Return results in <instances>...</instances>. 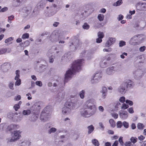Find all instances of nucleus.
I'll return each mask as SVG.
<instances>
[{
  "label": "nucleus",
  "instance_id": "e433bc0d",
  "mask_svg": "<svg viewBox=\"0 0 146 146\" xmlns=\"http://www.w3.org/2000/svg\"><path fill=\"white\" fill-rule=\"evenodd\" d=\"M119 101L121 103H123L125 101V98L124 96H122L120 98Z\"/></svg>",
  "mask_w": 146,
  "mask_h": 146
},
{
  "label": "nucleus",
  "instance_id": "864d4df0",
  "mask_svg": "<svg viewBox=\"0 0 146 146\" xmlns=\"http://www.w3.org/2000/svg\"><path fill=\"white\" fill-rule=\"evenodd\" d=\"M25 44H26L25 46H27L29 45L30 44V42L28 40H27L24 42Z\"/></svg>",
  "mask_w": 146,
  "mask_h": 146
},
{
  "label": "nucleus",
  "instance_id": "c756f323",
  "mask_svg": "<svg viewBox=\"0 0 146 146\" xmlns=\"http://www.w3.org/2000/svg\"><path fill=\"white\" fill-rule=\"evenodd\" d=\"M14 16L13 15H12L10 16L9 17H8V21L10 23H11V21L14 18Z\"/></svg>",
  "mask_w": 146,
  "mask_h": 146
},
{
  "label": "nucleus",
  "instance_id": "423d86ee",
  "mask_svg": "<svg viewBox=\"0 0 146 146\" xmlns=\"http://www.w3.org/2000/svg\"><path fill=\"white\" fill-rule=\"evenodd\" d=\"M127 89V88L122 83L118 88V91L119 93L123 94L126 92Z\"/></svg>",
  "mask_w": 146,
  "mask_h": 146
},
{
  "label": "nucleus",
  "instance_id": "b1692460",
  "mask_svg": "<svg viewBox=\"0 0 146 146\" xmlns=\"http://www.w3.org/2000/svg\"><path fill=\"white\" fill-rule=\"evenodd\" d=\"M16 76L15 77V80H16L17 79L19 78L20 77L19 73L20 71L19 70H17L15 72Z\"/></svg>",
  "mask_w": 146,
  "mask_h": 146
},
{
  "label": "nucleus",
  "instance_id": "c03bdc74",
  "mask_svg": "<svg viewBox=\"0 0 146 146\" xmlns=\"http://www.w3.org/2000/svg\"><path fill=\"white\" fill-rule=\"evenodd\" d=\"M146 47L145 46L141 47L139 48V50L141 52H143L145 50Z\"/></svg>",
  "mask_w": 146,
  "mask_h": 146
},
{
  "label": "nucleus",
  "instance_id": "c9c22d12",
  "mask_svg": "<svg viewBox=\"0 0 146 146\" xmlns=\"http://www.w3.org/2000/svg\"><path fill=\"white\" fill-rule=\"evenodd\" d=\"M56 129L54 128H51L48 131V133L50 134L51 133H53L56 131Z\"/></svg>",
  "mask_w": 146,
  "mask_h": 146
},
{
  "label": "nucleus",
  "instance_id": "338daca9",
  "mask_svg": "<svg viewBox=\"0 0 146 146\" xmlns=\"http://www.w3.org/2000/svg\"><path fill=\"white\" fill-rule=\"evenodd\" d=\"M5 29H2L0 28V33L1 34L2 32H4L5 31Z\"/></svg>",
  "mask_w": 146,
  "mask_h": 146
},
{
  "label": "nucleus",
  "instance_id": "6e6552de",
  "mask_svg": "<svg viewBox=\"0 0 146 146\" xmlns=\"http://www.w3.org/2000/svg\"><path fill=\"white\" fill-rule=\"evenodd\" d=\"M115 38H111L106 42L105 44V46L109 47L112 44H113L115 41Z\"/></svg>",
  "mask_w": 146,
  "mask_h": 146
},
{
  "label": "nucleus",
  "instance_id": "3c124183",
  "mask_svg": "<svg viewBox=\"0 0 146 146\" xmlns=\"http://www.w3.org/2000/svg\"><path fill=\"white\" fill-rule=\"evenodd\" d=\"M21 99V96L20 95H18L15 98V100L16 101H18L20 100Z\"/></svg>",
  "mask_w": 146,
  "mask_h": 146
},
{
  "label": "nucleus",
  "instance_id": "2f4dec72",
  "mask_svg": "<svg viewBox=\"0 0 146 146\" xmlns=\"http://www.w3.org/2000/svg\"><path fill=\"white\" fill-rule=\"evenodd\" d=\"M14 127V125H11L8 126L7 129L9 131H11L13 129Z\"/></svg>",
  "mask_w": 146,
  "mask_h": 146
},
{
  "label": "nucleus",
  "instance_id": "5fc2aeb1",
  "mask_svg": "<svg viewBox=\"0 0 146 146\" xmlns=\"http://www.w3.org/2000/svg\"><path fill=\"white\" fill-rule=\"evenodd\" d=\"M99 109L100 111L103 112L104 110L103 107L102 106H100L99 107Z\"/></svg>",
  "mask_w": 146,
  "mask_h": 146
},
{
  "label": "nucleus",
  "instance_id": "ea45409f",
  "mask_svg": "<svg viewBox=\"0 0 146 146\" xmlns=\"http://www.w3.org/2000/svg\"><path fill=\"white\" fill-rule=\"evenodd\" d=\"M13 85H14L13 83L12 82H11L9 84V87L10 89H11V90H13L14 89L13 87Z\"/></svg>",
  "mask_w": 146,
  "mask_h": 146
},
{
  "label": "nucleus",
  "instance_id": "7ed1b4c3",
  "mask_svg": "<svg viewBox=\"0 0 146 146\" xmlns=\"http://www.w3.org/2000/svg\"><path fill=\"white\" fill-rule=\"evenodd\" d=\"M48 107V106H47L45 108L41 113L40 118L42 121H45L47 120L48 118V116H49V113H47V111H49L48 110H47Z\"/></svg>",
  "mask_w": 146,
  "mask_h": 146
},
{
  "label": "nucleus",
  "instance_id": "39448f33",
  "mask_svg": "<svg viewBox=\"0 0 146 146\" xmlns=\"http://www.w3.org/2000/svg\"><path fill=\"white\" fill-rule=\"evenodd\" d=\"M21 132H20L19 130L15 131H14V139H11L9 141V142H12L15 141L17 140V139H19V138L21 137L20 134L21 133Z\"/></svg>",
  "mask_w": 146,
  "mask_h": 146
},
{
  "label": "nucleus",
  "instance_id": "6ab92c4d",
  "mask_svg": "<svg viewBox=\"0 0 146 146\" xmlns=\"http://www.w3.org/2000/svg\"><path fill=\"white\" fill-rule=\"evenodd\" d=\"M98 36L100 38H102L104 37V35L103 32H99L98 33Z\"/></svg>",
  "mask_w": 146,
  "mask_h": 146
},
{
  "label": "nucleus",
  "instance_id": "4468645a",
  "mask_svg": "<svg viewBox=\"0 0 146 146\" xmlns=\"http://www.w3.org/2000/svg\"><path fill=\"white\" fill-rule=\"evenodd\" d=\"M109 122L111 127H114L115 126V122L113 119H110Z\"/></svg>",
  "mask_w": 146,
  "mask_h": 146
},
{
  "label": "nucleus",
  "instance_id": "e2e57ef3",
  "mask_svg": "<svg viewBox=\"0 0 146 146\" xmlns=\"http://www.w3.org/2000/svg\"><path fill=\"white\" fill-rule=\"evenodd\" d=\"M118 136L115 135L112 137V139H118Z\"/></svg>",
  "mask_w": 146,
  "mask_h": 146
},
{
  "label": "nucleus",
  "instance_id": "4be33fe9",
  "mask_svg": "<svg viewBox=\"0 0 146 146\" xmlns=\"http://www.w3.org/2000/svg\"><path fill=\"white\" fill-rule=\"evenodd\" d=\"M16 80V81L15 82V85L19 86L21 84V80L19 78L17 79L16 80Z\"/></svg>",
  "mask_w": 146,
  "mask_h": 146
},
{
  "label": "nucleus",
  "instance_id": "a878e982",
  "mask_svg": "<svg viewBox=\"0 0 146 146\" xmlns=\"http://www.w3.org/2000/svg\"><path fill=\"white\" fill-rule=\"evenodd\" d=\"M144 127L143 124L140 123L138 124L137 125V128L139 129H143Z\"/></svg>",
  "mask_w": 146,
  "mask_h": 146
},
{
  "label": "nucleus",
  "instance_id": "de8ad7c7",
  "mask_svg": "<svg viewBox=\"0 0 146 146\" xmlns=\"http://www.w3.org/2000/svg\"><path fill=\"white\" fill-rule=\"evenodd\" d=\"M138 139L140 141H142L144 140L145 138V137L142 135L139 136L138 137Z\"/></svg>",
  "mask_w": 146,
  "mask_h": 146
},
{
  "label": "nucleus",
  "instance_id": "f257e3e1",
  "mask_svg": "<svg viewBox=\"0 0 146 146\" xmlns=\"http://www.w3.org/2000/svg\"><path fill=\"white\" fill-rule=\"evenodd\" d=\"M84 60L83 59L77 60L73 62L71 69L68 70L65 75L64 84L68 82V79L71 78V75L76 72H79L81 69V66Z\"/></svg>",
  "mask_w": 146,
  "mask_h": 146
},
{
  "label": "nucleus",
  "instance_id": "a19ab883",
  "mask_svg": "<svg viewBox=\"0 0 146 146\" xmlns=\"http://www.w3.org/2000/svg\"><path fill=\"white\" fill-rule=\"evenodd\" d=\"M36 85L39 86H41L42 85V84L40 81H37L36 82Z\"/></svg>",
  "mask_w": 146,
  "mask_h": 146
},
{
  "label": "nucleus",
  "instance_id": "7c9ffc66",
  "mask_svg": "<svg viewBox=\"0 0 146 146\" xmlns=\"http://www.w3.org/2000/svg\"><path fill=\"white\" fill-rule=\"evenodd\" d=\"M129 107V106L125 104H123L122 105V106L121 107V109H123V110H125L127 108Z\"/></svg>",
  "mask_w": 146,
  "mask_h": 146
},
{
  "label": "nucleus",
  "instance_id": "79ce46f5",
  "mask_svg": "<svg viewBox=\"0 0 146 146\" xmlns=\"http://www.w3.org/2000/svg\"><path fill=\"white\" fill-rule=\"evenodd\" d=\"M8 10V8L7 7H4L0 10V12H3L7 11Z\"/></svg>",
  "mask_w": 146,
  "mask_h": 146
},
{
  "label": "nucleus",
  "instance_id": "20e7f679",
  "mask_svg": "<svg viewBox=\"0 0 146 146\" xmlns=\"http://www.w3.org/2000/svg\"><path fill=\"white\" fill-rule=\"evenodd\" d=\"M127 89L128 88H133V82L129 80H125L123 83Z\"/></svg>",
  "mask_w": 146,
  "mask_h": 146
},
{
  "label": "nucleus",
  "instance_id": "cd10ccee",
  "mask_svg": "<svg viewBox=\"0 0 146 146\" xmlns=\"http://www.w3.org/2000/svg\"><path fill=\"white\" fill-rule=\"evenodd\" d=\"M89 25L87 23H85L83 25V28L84 29H88L89 28Z\"/></svg>",
  "mask_w": 146,
  "mask_h": 146
},
{
  "label": "nucleus",
  "instance_id": "9d476101",
  "mask_svg": "<svg viewBox=\"0 0 146 146\" xmlns=\"http://www.w3.org/2000/svg\"><path fill=\"white\" fill-rule=\"evenodd\" d=\"M114 67L112 66L110 68H108L106 70L107 73L109 75L112 74L114 71Z\"/></svg>",
  "mask_w": 146,
  "mask_h": 146
},
{
  "label": "nucleus",
  "instance_id": "49530a36",
  "mask_svg": "<svg viewBox=\"0 0 146 146\" xmlns=\"http://www.w3.org/2000/svg\"><path fill=\"white\" fill-rule=\"evenodd\" d=\"M104 52H111L112 51V49L110 48H108V49L104 48L103 50Z\"/></svg>",
  "mask_w": 146,
  "mask_h": 146
},
{
  "label": "nucleus",
  "instance_id": "ddd939ff",
  "mask_svg": "<svg viewBox=\"0 0 146 146\" xmlns=\"http://www.w3.org/2000/svg\"><path fill=\"white\" fill-rule=\"evenodd\" d=\"M92 143L95 146H99L100 143L96 139H92Z\"/></svg>",
  "mask_w": 146,
  "mask_h": 146
},
{
  "label": "nucleus",
  "instance_id": "9b49d317",
  "mask_svg": "<svg viewBox=\"0 0 146 146\" xmlns=\"http://www.w3.org/2000/svg\"><path fill=\"white\" fill-rule=\"evenodd\" d=\"M102 74L100 73H98L95 74L93 77V80H98L102 77Z\"/></svg>",
  "mask_w": 146,
  "mask_h": 146
},
{
  "label": "nucleus",
  "instance_id": "6e6d98bb",
  "mask_svg": "<svg viewBox=\"0 0 146 146\" xmlns=\"http://www.w3.org/2000/svg\"><path fill=\"white\" fill-rule=\"evenodd\" d=\"M131 126L132 129H134L136 127V125L134 123H132Z\"/></svg>",
  "mask_w": 146,
  "mask_h": 146
},
{
  "label": "nucleus",
  "instance_id": "09e8293b",
  "mask_svg": "<svg viewBox=\"0 0 146 146\" xmlns=\"http://www.w3.org/2000/svg\"><path fill=\"white\" fill-rule=\"evenodd\" d=\"M102 38H100L99 37L98 38H97L96 40V42L98 43H100L102 41Z\"/></svg>",
  "mask_w": 146,
  "mask_h": 146
},
{
  "label": "nucleus",
  "instance_id": "1a4fd4ad",
  "mask_svg": "<svg viewBox=\"0 0 146 146\" xmlns=\"http://www.w3.org/2000/svg\"><path fill=\"white\" fill-rule=\"evenodd\" d=\"M107 89L105 87H103L102 88V98L104 99L105 98L107 95Z\"/></svg>",
  "mask_w": 146,
  "mask_h": 146
},
{
  "label": "nucleus",
  "instance_id": "dca6fc26",
  "mask_svg": "<svg viewBox=\"0 0 146 146\" xmlns=\"http://www.w3.org/2000/svg\"><path fill=\"white\" fill-rule=\"evenodd\" d=\"M141 10H145L146 9V3H142L140 4ZM140 4H139V5Z\"/></svg>",
  "mask_w": 146,
  "mask_h": 146
},
{
  "label": "nucleus",
  "instance_id": "603ef678",
  "mask_svg": "<svg viewBox=\"0 0 146 146\" xmlns=\"http://www.w3.org/2000/svg\"><path fill=\"white\" fill-rule=\"evenodd\" d=\"M122 3V2L121 0L117 1L116 2L117 5H120Z\"/></svg>",
  "mask_w": 146,
  "mask_h": 146
},
{
  "label": "nucleus",
  "instance_id": "473e14b6",
  "mask_svg": "<svg viewBox=\"0 0 146 146\" xmlns=\"http://www.w3.org/2000/svg\"><path fill=\"white\" fill-rule=\"evenodd\" d=\"M13 40V38L12 37H10L6 39L5 40V43H8V42H9Z\"/></svg>",
  "mask_w": 146,
  "mask_h": 146
},
{
  "label": "nucleus",
  "instance_id": "0e129e2a",
  "mask_svg": "<svg viewBox=\"0 0 146 146\" xmlns=\"http://www.w3.org/2000/svg\"><path fill=\"white\" fill-rule=\"evenodd\" d=\"M129 13L131 14L130 15H132L133 14H134L135 13V10H134L132 11H129Z\"/></svg>",
  "mask_w": 146,
  "mask_h": 146
},
{
  "label": "nucleus",
  "instance_id": "412c9836",
  "mask_svg": "<svg viewBox=\"0 0 146 146\" xmlns=\"http://www.w3.org/2000/svg\"><path fill=\"white\" fill-rule=\"evenodd\" d=\"M29 35L28 33H25L23 35L22 38L23 39H25L29 38Z\"/></svg>",
  "mask_w": 146,
  "mask_h": 146
},
{
  "label": "nucleus",
  "instance_id": "5701e85b",
  "mask_svg": "<svg viewBox=\"0 0 146 146\" xmlns=\"http://www.w3.org/2000/svg\"><path fill=\"white\" fill-rule=\"evenodd\" d=\"M123 126V123L121 121H118L117 123V126L118 128H121Z\"/></svg>",
  "mask_w": 146,
  "mask_h": 146
},
{
  "label": "nucleus",
  "instance_id": "680f3d73",
  "mask_svg": "<svg viewBox=\"0 0 146 146\" xmlns=\"http://www.w3.org/2000/svg\"><path fill=\"white\" fill-rule=\"evenodd\" d=\"M108 132L109 134H114V131L111 130H109L108 131Z\"/></svg>",
  "mask_w": 146,
  "mask_h": 146
},
{
  "label": "nucleus",
  "instance_id": "4d7b16f0",
  "mask_svg": "<svg viewBox=\"0 0 146 146\" xmlns=\"http://www.w3.org/2000/svg\"><path fill=\"white\" fill-rule=\"evenodd\" d=\"M123 18V16L122 15H120L119 16L118 19L119 20H122Z\"/></svg>",
  "mask_w": 146,
  "mask_h": 146
},
{
  "label": "nucleus",
  "instance_id": "774afa93",
  "mask_svg": "<svg viewBox=\"0 0 146 146\" xmlns=\"http://www.w3.org/2000/svg\"><path fill=\"white\" fill-rule=\"evenodd\" d=\"M126 18L128 19H130L132 18V16L131 15H128L127 16Z\"/></svg>",
  "mask_w": 146,
  "mask_h": 146
},
{
  "label": "nucleus",
  "instance_id": "bb28decb",
  "mask_svg": "<svg viewBox=\"0 0 146 146\" xmlns=\"http://www.w3.org/2000/svg\"><path fill=\"white\" fill-rule=\"evenodd\" d=\"M123 125L124 127L125 128H127L129 127V123L125 121H124L123 122Z\"/></svg>",
  "mask_w": 146,
  "mask_h": 146
},
{
  "label": "nucleus",
  "instance_id": "13d9d810",
  "mask_svg": "<svg viewBox=\"0 0 146 146\" xmlns=\"http://www.w3.org/2000/svg\"><path fill=\"white\" fill-rule=\"evenodd\" d=\"M106 12V9L104 8H102L100 10V12L103 13H104Z\"/></svg>",
  "mask_w": 146,
  "mask_h": 146
},
{
  "label": "nucleus",
  "instance_id": "72a5a7b5",
  "mask_svg": "<svg viewBox=\"0 0 146 146\" xmlns=\"http://www.w3.org/2000/svg\"><path fill=\"white\" fill-rule=\"evenodd\" d=\"M20 108V106L19 104H15L14 106V108L15 111H17Z\"/></svg>",
  "mask_w": 146,
  "mask_h": 146
},
{
  "label": "nucleus",
  "instance_id": "aec40b11",
  "mask_svg": "<svg viewBox=\"0 0 146 146\" xmlns=\"http://www.w3.org/2000/svg\"><path fill=\"white\" fill-rule=\"evenodd\" d=\"M131 142L134 144L136 143L137 140V139L136 137H132L130 139Z\"/></svg>",
  "mask_w": 146,
  "mask_h": 146
},
{
  "label": "nucleus",
  "instance_id": "f8f14e48",
  "mask_svg": "<svg viewBox=\"0 0 146 146\" xmlns=\"http://www.w3.org/2000/svg\"><path fill=\"white\" fill-rule=\"evenodd\" d=\"M88 133L90 134L93 131L94 128L92 125H91L88 127Z\"/></svg>",
  "mask_w": 146,
  "mask_h": 146
},
{
  "label": "nucleus",
  "instance_id": "c85d7f7f",
  "mask_svg": "<svg viewBox=\"0 0 146 146\" xmlns=\"http://www.w3.org/2000/svg\"><path fill=\"white\" fill-rule=\"evenodd\" d=\"M7 51V49L6 48H2L0 49V55L5 53Z\"/></svg>",
  "mask_w": 146,
  "mask_h": 146
},
{
  "label": "nucleus",
  "instance_id": "f03ea898",
  "mask_svg": "<svg viewBox=\"0 0 146 146\" xmlns=\"http://www.w3.org/2000/svg\"><path fill=\"white\" fill-rule=\"evenodd\" d=\"M93 99H90L86 102L83 106L84 110L81 112L82 116L85 117H88L95 113L97 108L95 105H93Z\"/></svg>",
  "mask_w": 146,
  "mask_h": 146
},
{
  "label": "nucleus",
  "instance_id": "2eb2a0df",
  "mask_svg": "<svg viewBox=\"0 0 146 146\" xmlns=\"http://www.w3.org/2000/svg\"><path fill=\"white\" fill-rule=\"evenodd\" d=\"M104 16L103 14H99L98 16V19L100 21H102L104 19Z\"/></svg>",
  "mask_w": 146,
  "mask_h": 146
},
{
  "label": "nucleus",
  "instance_id": "a18cd8bd",
  "mask_svg": "<svg viewBox=\"0 0 146 146\" xmlns=\"http://www.w3.org/2000/svg\"><path fill=\"white\" fill-rule=\"evenodd\" d=\"M131 144V143L130 141L126 142L125 143V146H130Z\"/></svg>",
  "mask_w": 146,
  "mask_h": 146
},
{
  "label": "nucleus",
  "instance_id": "69168bd1",
  "mask_svg": "<svg viewBox=\"0 0 146 146\" xmlns=\"http://www.w3.org/2000/svg\"><path fill=\"white\" fill-rule=\"evenodd\" d=\"M22 39L20 38H17L16 40V41L17 42H22Z\"/></svg>",
  "mask_w": 146,
  "mask_h": 146
},
{
  "label": "nucleus",
  "instance_id": "052dcab7",
  "mask_svg": "<svg viewBox=\"0 0 146 146\" xmlns=\"http://www.w3.org/2000/svg\"><path fill=\"white\" fill-rule=\"evenodd\" d=\"M105 146H111V143L109 142H107L105 143Z\"/></svg>",
  "mask_w": 146,
  "mask_h": 146
},
{
  "label": "nucleus",
  "instance_id": "8fccbe9b",
  "mask_svg": "<svg viewBox=\"0 0 146 146\" xmlns=\"http://www.w3.org/2000/svg\"><path fill=\"white\" fill-rule=\"evenodd\" d=\"M118 144V141L117 140H116L114 142L112 146H117Z\"/></svg>",
  "mask_w": 146,
  "mask_h": 146
},
{
  "label": "nucleus",
  "instance_id": "58836bf2",
  "mask_svg": "<svg viewBox=\"0 0 146 146\" xmlns=\"http://www.w3.org/2000/svg\"><path fill=\"white\" fill-rule=\"evenodd\" d=\"M125 102L126 103L128 104L130 106H132L133 104V102L130 100H127L125 101Z\"/></svg>",
  "mask_w": 146,
  "mask_h": 146
},
{
  "label": "nucleus",
  "instance_id": "393cba45",
  "mask_svg": "<svg viewBox=\"0 0 146 146\" xmlns=\"http://www.w3.org/2000/svg\"><path fill=\"white\" fill-rule=\"evenodd\" d=\"M123 137H122L121 136L119 137L118 141L120 144L122 145L123 146L124 145V142L123 141Z\"/></svg>",
  "mask_w": 146,
  "mask_h": 146
},
{
  "label": "nucleus",
  "instance_id": "37998d69",
  "mask_svg": "<svg viewBox=\"0 0 146 146\" xmlns=\"http://www.w3.org/2000/svg\"><path fill=\"white\" fill-rule=\"evenodd\" d=\"M129 112L130 113H134V111L132 108H130L128 109Z\"/></svg>",
  "mask_w": 146,
  "mask_h": 146
},
{
  "label": "nucleus",
  "instance_id": "0eeeda50",
  "mask_svg": "<svg viewBox=\"0 0 146 146\" xmlns=\"http://www.w3.org/2000/svg\"><path fill=\"white\" fill-rule=\"evenodd\" d=\"M119 115L120 117L123 119H125L128 117V113L126 111L121 110L119 113Z\"/></svg>",
  "mask_w": 146,
  "mask_h": 146
},
{
  "label": "nucleus",
  "instance_id": "a211bd4d",
  "mask_svg": "<svg viewBox=\"0 0 146 146\" xmlns=\"http://www.w3.org/2000/svg\"><path fill=\"white\" fill-rule=\"evenodd\" d=\"M85 91L84 90H82L79 93V96L82 99H83L85 96Z\"/></svg>",
  "mask_w": 146,
  "mask_h": 146
},
{
  "label": "nucleus",
  "instance_id": "4c0bfd02",
  "mask_svg": "<svg viewBox=\"0 0 146 146\" xmlns=\"http://www.w3.org/2000/svg\"><path fill=\"white\" fill-rule=\"evenodd\" d=\"M125 45V42L123 41H121L119 43V46L120 47H122Z\"/></svg>",
  "mask_w": 146,
  "mask_h": 146
},
{
  "label": "nucleus",
  "instance_id": "f3484780",
  "mask_svg": "<svg viewBox=\"0 0 146 146\" xmlns=\"http://www.w3.org/2000/svg\"><path fill=\"white\" fill-rule=\"evenodd\" d=\"M31 111L30 110H24L23 111V113L24 115H28L30 114Z\"/></svg>",
  "mask_w": 146,
  "mask_h": 146
},
{
  "label": "nucleus",
  "instance_id": "f704fd0d",
  "mask_svg": "<svg viewBox=\"0 0 146 146\" xmlns=\"http://www.w3.org/2000/svg\"><path fill=\"white\" fill-rule=\"evenodd\" d=\"M111 115L115 119H116L118 118V114L116 113H111Z\"/></svg>",
  "mask_w": 146,
  "mask_h": 146
},
{
  "label": "nucleus",
  "instance_id": "bf43d9fd",
  "mask_svg": "<svg viewBox=\"0 0 146 146\" xmlns=\"http://www.w3.org/2000/svg\"><path fill=\"white\" fill-rule=\"evenodd\" d=\"M59 24V23L58 22H55L53 24L54 26L55 27H57Z\"/></svg>",
  "mask_w": 146,
  "mask_h": 146
}]
</instances>
